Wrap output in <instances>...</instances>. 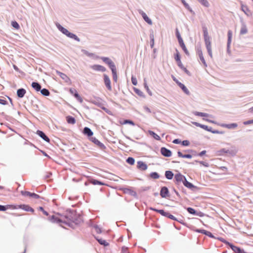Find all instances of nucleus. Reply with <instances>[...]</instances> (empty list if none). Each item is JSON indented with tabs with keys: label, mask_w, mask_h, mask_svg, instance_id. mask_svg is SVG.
<instances>
[{
	"label": "nucleus",
	"mask_w": 253,
	"mask_h": 253,
	"mask_svg": "<svg viewBox=\"0 0 253 253\" xmlns=\"http://www.w3.org/2000/svg\"><path fill=\"white\" fill-rule=\"evenodd\" d=\"M150 44L151 48H153L154 46V37L153 30L150 31Z\"/></svg>",
	"instance_id": "42"
},
{
	"label": "nucleus",
	"mask_w": 253,
	"mask_h": 253,
	"mask_svg": "<svg viewBox=\"0 0 253 253\" xmlns=\"http://www.w3.org/2000/svg\"><path fill=\"white\" fill-rule=\"evenodd\" d=\"M31 86L37 92H39L41 90L42 86L38 82H33L32 83Z\"/></svg>",
	"instance_id": "29"
},
{
	"label": "nucleus",
	"mask_w": 253,
	"mask_h": 253,
	"mask_svg": "<svg viewBox=\"0 0 253 253\" xmlns=\"http://www.w3.org/2000/svg\"><path fill=\"white\" fill-rule=\"evenodd\" d=\"M119 190L123 191V192L125 194H127L130 196H133L136 199L138 198L136 192L133 190L131 188L120 187Z\"/></svg>",
	"instance_id": "7"
},
{
	"label": "nucleus",
	"mask_w": 253,
	"mask_h": 253,
	"mask_svg": "<svg viewBox=\"0 0 253 253\" xmlns=\"http://www.w3.org/2000/svg\"><path fill=\"white\" fill-rule=\"evenodd\" d=\"M195 162L197 163H199V164L202 165L203 166H204L205 167L208 168V167H210L209 164L208 163H207V162H204V161L195 160Z\"/></svg>",
	"instance_id": "56"
},
{
	"label": "nucleus",
	"mask_w": 253,
	"mask_h": 253,
	"mask_svg": "<svg viewBox=\"0 0 253 253\" xmlns=\"http://www.w3.org/2000/svg\"><path fill=\"white\" fill-rule=\"evenodd\" d=\"M202 5L206 7L210 6V3L207 0H197Z\"/></svg>",
	"instance_id": "54"
},
{
	"label": "nucleus",
	"mask_w": 253,
	"mask_h": 253,
	"mask_svg": "<svg viewBox=\"0 0 253 253\" xmlns=\"http://www.w3.org/2000/svg\"><path fill=\"white\" fill-rule=\"evenodd\" d=\"M175 221H177L179 223H181L183 225L185 226V227L188 228L190 229V228H192V225L188 224L187 223L184 222V221L181 219H178L177 218V220H174Z\"/></svg>",
	"instance_id": "47"
},
{
	"label": "nucleus",
	"mask_w": 253,
	"mask_h": 253,
	"mask_svg": "<svg viewBox=\"0 0 253 253\" xmlns=\"http://www.w3.org/2000/svg\"><path fill=\"white\" fill-rule=\"evenodd\" d=\"M21 194L23 196H29L31 197V193L29 191H21Z\"/></svg>",
	"instance_id": "60"
},
{
	"label": "nucleus",
	"mask_w": 253,
	"mask_h": 253,
	"mask_svg": "<svg viewBox=\"0 0 253 253\" xmlns=\"http://www.w3.org/2000/svg\"><path fill=\"white\" fill-rule=\"evenodd\" d=\"M82 133L85 136H86L89 139L91 137H92L93 135V132L92 130L87 126H85L83 130Z\"/></svg>",
	"instance_id": "21"
},
{
	"label": "nucleus",
	"mask_w": 253,
	"mask_h": 253,
	"mask_svg": "<svg viewBox=\"0 0 253 253\" xmlns=\"http://www.w3.org/2000/svg\"><path fill=\"white\" fill-rule=\"evenodd\" d=\"M183 184L184 186L187 187V188L190 189L191 191L193 192H196L197 190H199V188L195 185H194L191 182L188 181L187 179H186L183 182Z\"/></svg>",
	"instance_id": "10"
},
{
	"label": "nucleus",
	"mask_w": 253,
	"mask_h": 253,
	"mask_svg": "<svg viewBox=\"0 0 253 253\" xmlns=\"http://www.w3.org/2000/svg\"><path fill=\"white\" fill-rule=\"evenodd\" d=\"M166 178L168 180H171L174 176V173L171 170H168L165 171V174Z\"/></svg>",
	"instance_id": "41"
},
{
	"label": "nucleus",
	"mask_w": 253,
	"mask_h": 253,
	"mask_svg": "<svg viewBox=\"0 0 253 253\" xmlns=\"http://www.w3.org/2000/svg\"><path fill=\"white\" fill-rule=\"evenodd\" d=\"M101 109L104 110L107 114L111 116L113 115V113L112 112V111H111L108 109L104 107V105L102 107Z\"/></svg>",
	"instance_id": "61"
},
{
	"label": "nucleus",
	"mask_w": 253,
	"mask_h": 253,
	"mask_svg": "<svg viewBox=\"0 0 253 253\" xmlns=\"http://www.w3.org/2000/svg\"><path fill=\"white\" fill-rule=\"evenodd\" d=\"M69 92L80 103H82L83 99L80 96L77 90L74 88H70Z\"/></svg>",
	"instance_id": "11"
},
{
	"label": "nucleus",
	"mask_w": 253,
	"mask_h": 253,
	"mask_svg": "<svg viewBox=\"0 0 253 253\" xmlns=\"http://www.w3.org/2000/svg\"><path fill=\"white\" fill-rule=\"evenodd\" d=\"M48 220L52 223H61L63 222V220L61 219L59 217L56 216L54 215L49 216L48 217Z\"/></svg>",
	"instance_id": "24"
},
{
	"label": "nucleus",
	"mask_w": 253,
	"mask_h": 253,
	"mask_svg": "<svg viewBox=\"0 0 253 253\" xmlns=\"http://www.w3.org/2000/svg\"><path fill=\"white\" fill-rule=\"evenodd\" d=\"M192 228H190V229L197 233H200L204 235H206L207 230L203 229H198L196 228L195 226L192 225Z\"/></svg>",
	"instance_id": "36"
},
{
	"label": "nucleus",
	"mask_w": 253,
	"mask_h": 253,
	"mask_svg": "<svg viewBox=\"0 0 253 253\" xmlns=\"http://www.w3.org/2000/svg\"><path fill=\"white\" fill-rule=\"evenodd\" d=\"M160 152L161 154L165 157H170L172 155V152L170 150L165 147H162L160 149Z\"/></svg>",
	"instance_id": "16"
},
{
	"label": "nucleus",
	"mask_w": 253,
	"mask_h": 253,
	"mask_svg": "<svg viewBox=\"0 0 253 253\" xmlns=\"http://www.w3.org/2000/svg\"><path fill=\"white\" fill-rule=\"evenodd\" d=\"M177 85L186 95H189L190 94L189 90L183 84L180 82L177 83Z\"/></svg>",
	"instance_id": "31"
},
{
	"label": "nucleus",
	"mask_w": 253,
	"mask_h": 253,
	"mask_svg": "<svg viewBox=\"0 0 253 253\" xmlns=\"http://www.w3.org/2000/svg\"><path fill=\"white\" fill-rule=\"evenodd\" d=\"M113 80L115 83H117L118 81V75L117 69L112 71Z\"/></svg>",
	"instance_id": "50"
},
{
	"label": "nucleus",
	"mask_w": 253,
	"mask_h": 253,
	"mask_svg": "<svg viewBox=\"0 0 253 253\" xmlns=\"http://www.w3.org/2000/svg\"><path fill=\"white\" fill-rule=\"evenodd\" d=\"M241 10L244 12V13L248 16L250 17L252 15V11L249 9L248 7L246 5H241Z\"/></svg>",
	"instance_id": "27"
},
{
	"label": "nucleus",
	"mask_w": 253,
	"mask_h": 253,
	"mask_svg": "<svg viewBox=\"0 0 253 253\" xmlns=\"http://www.w3.org/2000/svg\"><path fill=\"white\" fill-rule=\"evenodd\" d=\"M11 26L16 30L20 29V25L16 21H12L11 23Z\"/></svg>",
	"instance_id": "55"
},
{
	"label": "nucleus",
	"mask_w": 253,
	"mask_h": 253,
	"mask_svg": "<svg viewBox=\"0 0 253 253\" xmlns=\"http://www.w3.org/2000/svg\"><path fill=\"white\" fill-rule=\"evenodd\" d=\"M188 212L191 214L196 215L197 211L191 207L185 208Z\"/></svg>",
	"instance_id": "48"
},
{
	"label": "nucleus",
	"mask_w": 253,
	"mask_h": 253,
	"mask_svg": "<svg viewBox=\"0 0 253 253\" xmlns=\"http://www.w3.org/2000/svg\"><path fill=\"white\" fill-rule=\"evenodd\" d=\"M139 14H140L144 20L149 25H152V21L149 17L147 16V15L141 9H139L137 10Z\"/></svg>",
	"instance_id": "15"
},
{
	"label": "nucleus",
	"mask_w": 253,
	"mask_h": 253,
	"mask_svg": "<svg viewBox=\"0 0 253 253\" xmlns=\"http://www.w3.org/2000/svg\"><path fill=\"white\" fill-rule=\"evenodd\" d=\"M186 179V178L184 175L178 172L174 175V182L175 184H178V183H181V182L183 183Z\"/></svg>",
	"instance_id": "8"
},
{
	"label": "nucleus",
	"mask_w": 253,
	"mask_h": 253,
	"mask_svg": "<svg viewBox=\"0 0 253 253\" xmlns=\"http://www.w3.org/2000/svg\"><path fill=\"white\" fill-rule=\"evenodd\" d=\"M150 177L153 179H158V172H152L150 174Z\"/></svg>",
	"instance_id": "58"
},
{
	"label": "nucleus",
	"mask_w": 253,
	"mask_h": 253,
	"mask_svg": "<svg viewBox=\"0 0 253 253\" xmlns=\"http://www.w3.org/2000/svg\"><path fill=\"white\" fill-rule=\"evenodd\" d=\"M137 168L140 170L143 171L147 169L148 166L145 162L139 161L137 162Z\"/></svg>",
	"instance_id": "23"
},
{
	"label": "nucleus",
	"mask_w": 253,
	"mask_h": 253,
	"mask_svg": "<svg viewBox=\"0 0 253 253\" xmlns=\"http://www.w3.org/2000/svg\"><path fill=\"white\" fill-rule=\"evenodd\" d=\"M89 182L94 185H105V183L103 182H102L100 180H99L98 179H93V178L91 179L90 180Z\"/></svg>",
	"instance_id": "40"
},
{
	"label": "nucleus",
	"mask_w": 253,
	"mask_h": 253,
	"mask_svg": "<svg viewBox=\"0 0 253 253\" xmlns=\"http://www.w3.org/2000/svg\"><path fill=\"white\" fill-rule=\"evenodd\" d=\"M159 214L163 216L169 218L173 220H177V218L172 215L169 211H166L163 209H159Z\"/></svg>",
	"instance_id": "12"
},
{
	"label": "nucleus",
	"mask_w": 253,
	"mask_h": 253,
	"mask_svg": "<svg viewBox=\"0 0 253 253\" xmlns=\"http://www.w3.org/2000/svg\"><path fill=\"white\" fill-rule=\"evenodd\" d=\"M93 228L95 229L96 232L98 234H100L102 232L101 229L98 226V225H93Z\"/></svg>",
	"instance_id": "63"
},
{
	"label": "nucleus",
	"mask_w": 253,
	"mask_h": 253,
	"mask_svg": "<svg viewBox=\"0 0 253 253\" xmlns=\"http://www.w3.org/2000/svg\"><path fill=\"white\" fill-rule=\"evenodd\" d=\"M90 68L92 70H93L94 71H96L104 72L106 71V69L105 67H104L102 65H99V64H94V65H91L90 66Z\"/></svg>",
	"instance_id": "22"
},
{
	"label": "nucleus",
	"mask_w": 253,
	"mask_h": 253,
	"mask_svg": "<svg viewBox=\"0 0 253 253\" xmlns=\"http://www.w3.org/2000/svg\"><path fill=\"white\" fill-rule=\"evenodd\" d=\"M36 134L46 142H50V138L42 130H37Z\"/></svg>",
	"instance_id": "18"
},
{
	"label": "nucleus",
	"mask_w": 253,
	"mask_h": 253,
	"mask_svg": "<svg viewBox=\"0 0 253 253\" xmlns=\"http://www.w3.org/2000/svg\"><path fill=\"white\" fill-rule=\"evenodd\" d=\"M181 1L182 3V4L184 5V7L188 10H189L191 13H193V14L194 13V12L193 11V10L192 9V8L190 7L189 5L186 2V1L185 0H181Z\"/></svg>",
	"instance_id": "43"
},
{
	"label": "nucleus",
	"mask_w": 253,
	"mask_h": 253,
	"mask_svg": "<svg viewBox=\"0 0 253 253\" xmlns=\"http://www.w3.org/2000/svg\"><path fill=\"white\" fill-rule=\"evenodd\" d=\"M103 80L104 84L106 87V88L109 90H112V86L111 83V80L109 77V76L106 74H103Z\"/></svg>",
	"instance_id": "17"
},
{
	"label": "nucleus",
	"mask_w": 253,
	"mask_h": 253,
	"mask_svg": "<svg viewBox=\"0 0 253 253\" xmlns=\"http://www.w3.org/2000/svg\"><path fill=\"white\" fill-rule=\"evenodd\" d=\"M56 73L64 81L65 83L68 84H70L71 83L70 79L65 74L58 70H56Z\"/></svg>",
	"instance_id": "19"
},
{
	"label": "nucleus",
	"mask_w": 253,
	"mask_h": 253,
	"mask_svg": "<svg viewBox=\"0 0 253 253\" xmlns=\"http://www.w3.org/2000/svg\"><path fill=\"white\" fill-rule=\"evenodd\" d=\"M95 239L97 241V242L101 245L104 246V247H107L109 245V243H108L106 240H103L101 238H99L98 237H95Z\"/></svg>",
	"instance_id": "35"
},
{
	"label": "nucleus",
	"mask_w": 253,
	"mask_h": 253,
	"mask_svg": "<svg viewBox=\"0 0 253 253\" xmlns=\"http://www.w3.org/2000/svg\"><path fill=\"white\" fill-rule=\"evenodd\" d=\"M193 114L196 116L203 117H211L213 118V116L206 113L200 112L198 111H195Z\"/></svg>",
	"instance_id": "32"
},
{
	"label": "nucleus",
	"mask_w": 253,
	"mask_h": 253,
	"mask_svg": "<svg viewBox=\"0 0 253 253\" xmlns=\"http://www.w3.org/2000/svg\"><path fill=\"white\" fill-rule=\"evenodd\" d=\"M160 195L163 198H168L170 197V194L169 189L166 186H163L161 188Z\"/></svg>",
	"instance_id": "14"
},
{
	"label": "nucleus",
	"mask_w": 253,
	"mask_h": 253,
	"mask_svg": "<svg viewBox=\"0 0 253 253\" xmlns=\"http://www.w3.org/2000/svg\"><path fill=\"white\" fill-rule=\"evenodd\" d=\"M56 26L58 30L68 38L74 40L78 42H80V39L75 34L69 32L67 29L63 27L59 23H56Z\"/></svg>",
	"instance_id": "2"
},
{
	"label": "nucleus",
	"mask_w": 253,
	"mask_h": 253,
	"mask_svg": "<svg viewBox=\"0 0 253 253\" xmlns=\"http://www.w3.org/2000/svg\"><path fill=\"white\" fill-rule=\"evenodd\" d=\"M202 30L203 32V36L204 41L205 42L206 48H211V37L208 35V29L205 25L202 26Z\"/></svg>",
	"instance_id": "4"
},
{
	"label": "nucleus",
	"mask_w": 253,
	"mask_h": 253,
	"mask_svg": "<svg viewBox=\"0 0 253 253\" xmlns=\"http://www.w3.org/2000/svg\"><path fill=\"white\" fill-rule=\"evenodd\" d=\"M126 162L130 165H133L135 163V159L131 157H129L126 159Z\"/></svg>",
	"instance_id": "53"
},
{
	"label": "nucleus",
	"mask_w": 253,
	"mask_h": 253,
	"mask_svg": "<svg viewBox=\"0 0 253 253\" xmlns=\"http://www.w3.org/2000/svg\"><path fill=\"white\" fill-rule=\"evenodd\" d=\"M144 87L146 89L148 93L149 94V95L150 96H152V93L151 92V91L150 90L147 83L145 82V80H144Z\"/></svg>",
	"instance_id": "59"
},
{
	"label": "nucleus",
	"mask_w": 253,
	"mask_h": 253,
	"mask_svg": "<svg viewBox=\"0 0 253 253\" xmlns=\"http://www.w3.org/2000/svg\"><path fill=\"white\" fill-rule=\"evenodd\" d=\"M91 103L101 109L104 105V102L100 97H96L95 100H91Z\"/></svg>",
	"instance_id": "20"
},
{
	"label": "nucleus",
	"mask_w": 253,
	"mask_h": 253,
	"mask_svg": "<svg viewBox=\"0 0 253 253\" xmlns=\"http://www.w3.org/2000/svg\"><path fill=\"white\" fill-rule=\"evenodd\" d=\"M26 93V90L24 88H20L17 90V96L18 98H23Z\"/></svg>",
	"instance_id": "30"
},
{
	"label": "nucleus",
	"mask_w": 253,
	"mask_h": 253,
	"mask_svg": "<svg viewBox=\"0 0 253 253\" xmlns=\"http://www.w3.org/2000/svg\"><path fill=\"white\" fill-rule=\"evenodd\" d=\"M238 126V124L237 123H231L227 124V128L228 129H234L236 128Z\"/></svg>",
	"instance_id": "57"
},
{
	"label": "nucleus",
	"mask_w": 253,
	"mask_h": 253,
	"mask_svg": "<svg viewBox=\"0 0 253 253\" xmlns=\"http://www.w3.org/2000/svg\"><path fill=\"white\" fill-rule=\"evenodd\" d=\"M66 212V213L64 217L69 219V221L63 220L62 223L68 226L72 227L73 223H75L76 225H79L83 221L82 215L80 213H77L76 211L71 209H67Z\"/></svg>",
	"instance_id": "1"
},
{
	"label": "nucleus",
	"mask_w": 253,
	"mask_h": 253,
	"mask_svg": "<svg viewBox=\"0 0 253 253\" xmlns=\"http://www.w3.org/2000/svg\"><path fill=\"white\" fill-rule=\"evenodd\" d=\"M66 120L69 124L71 125H74L76 122L75 118L69 115L66 117Z\"/></svg>",
	"instance_id": "37"
},
{
	"label": "nucleus",
	"mask_w": 253,
	"mask_h": 253,
	"mask_svg": "<svg viewBox=\"0 0 253 253\" xmlns=\"http://www.w3.org/2000/svg\"><path fill=\"white\" fill-rule=\"evenodd\" d=\"M181 144L183 146H188L190 145V142L188 140L181 141Z\"/></svg>",
	"instance_id": "64"
},
{
	"label": "nucleus",
	"mask_w": 253,
	"mask_h": 253,
	"mask_svg": "<svg viewBox=\"0 0 253 253\" xmlns=\"http://www.w3.org/2000/svg\"><path fill=\"white\" fill-rule=\"evenodd\" d=\"M175 36L178 40V43L181 42L183 41V40L180 35V32H179L178 28H177L175 29Z\"/></svg>",
	"instance_id": "44"
},
{
	"label": "nucleus",
	"mask_w": 253,
	"mask_h": 253,
	"mask_svg": "<svg viewBox=\"0 0 253 253\" xmlns=\"http://www.w3.org/2000/svg\"><path fill=\"white\" fill-rule=\"evenodd\" d=\"M232 32L229 30L227 32V52L228 54L231 53L230 50V44L232 42Z\"/></svg>",
	"instance_id": "13"
},
{
	"label": "nucleus",
	"mask_w": 253,
	"mask_h": 253,
	"mask_svg": "<svg viewBox=\"0 0 253 253\" xmlns=\"http://www.w3.org/2000/svg\"><path fill=\"white\" fill-rule=\"evenodd\" d=\"M247 33L248 29L247 28L246 25L243 21H242L240 34L241 35H244L247 34Z\"/></svg>",
	"instance_id": "39"
},
{
	"label": "nucleus",
	"mask_w": 253,
	"mask_h": 253,
	"mask_svg": "<svg viewBox=\"0 0 253 253\" xmlns=\"http://www.w3.org/2000/svg\"><path fill=\"white\" fill-rule=\"evenodd\" d=\"M38 210L40 211H41L42 212V213L46 216H48L49 215V213L48 212L45 211L44 210V208L42 207H39V208H38Z\"/></svg>",
	"instance_id": "62"
},
{
	"label": "nucleus",
	"mask_w": 253,
	"mask_h": 253,
	"mask_svg": "<svg viewBox=\"0 0 253 253\" xmlns=\"http://www.w3.org/2000/svg\"><path fill=\"white\" fill-rule=\"evenodd\" d=\"M120 124L123 125L128 124L133 126L135 125L133 121L129 119H123L122 121H120Z\"/></svg>",
	"instance_id": "34"
},
{
	"label": "nucleus",
	"mask_w": 253,
	"mask_h": 253,
	"mask_svg": "<svg viewBox=\"0 0 253 253\" xmlns=\"http://www.w3.org/2000/svg\"><path fill=\"white\" fill-rule=\"evenodd\" d=\"M197 53L199 55V57L200 58V60L202 61L203 64H204L205 67H207V64L204 59L202 50L201 48V47H199L197 49Z\"/></svg>",
	"instance_id": "26"
},
{
	"label": "nucleus",
	"mask_w": 253,
	"mask_h": 253,
	"mask_svg": "<svg viewBox=\"0 0 253 253\" xmlns=\"http://www.w3.org/2000/svg\"><path fill=\"white\" fill-rule=\"evenodd\" d=\"M40 91L41 92V93L44 96H48L50 95V92L47 88H41V90Z\"/></svg>",
	"instance_id": "45"
},
{
	"label": "nucleus",
	"mask_w": 253,
	"mask_h": 253,
	"mask_svg": "<svg viewBox=\"0 0 253 253\" xmlns=\"http://www.w3.org/2000/svg\"><path fill=\"white\" fill-rule=\"evenodd\" d=\"M232 148L234 149L231 150L226 149L225 148L221 149L220 150L217 151V155L219 156H222L223 155V154L226 153L229 154L230 156L232 157H234L236 155L238 152V150L236 149L235 146H232Z\"/></svg>",
	"instance_id": "5"
},
{
	"label": "nucleus",
	"mask_w": 253,
	"mask_h": 253,
	"mask_svg": "<svg viewBox=\"0 0 253 253\" xmlns=\"http://www.w3.org/2000/svg\"><path fill=\"white\" fill-rule=\"evenodd\" d=\"M133 90H134V92L136 94H137L138 96H139L140 97H145V95H144L143 92L142 91H141L139 89L134 87L133 88Z\"/></svg>",
	"instance_id": "51"
},
{
	"label": "nucleus",
	"mask_w": 253,
	"mask_h": 253,
	"mask_svg": "<svg viewBox=\"0 0 253 253\" xmlns=\"http://www.w3.org/2000/svg\"><path fill=\"white\" fill-rule=\"evenodd\" d=\"M179 44L180 46L181 47L184 52L185 53V54L189 56L190 55V53L185 46L184 41L179 42Z\"/></svg>",
	"instance_id": "38"
},
{
	"label": "nucleus",
	"mask_w": 253,
	"mask_h": 253,
	"mask_svg": "<svg viewBox=\"0 0 253 253\" xmlns=\"http://www.w3.org/2000/svg\"><path fill=\"white\" fill-rule=\"evenodd\" d=\"M17 209V206L13 205H0V211H6L8 209Z\"/></svg>",
	"instance_id": "25"
},
{
	"label": "nucleus",
	"mask_w": 253,
	"mask_h": 253,
	"mask_svg": "<svg viewBox=\"0 0 253 253\" xmlns=\"http://www.w3.org/2000/svg\"><path fill=\"white\" fill-rule=\"evenodd\" d=\"M89 140L93 143L94 144H95L97 146H98L100 149H101L102 150H104L106 149V147L105 146V145L101 142L99 140H98L95 137H91L89 138Z\"/></svg>",
	"instance_id": "9"
},
{
	"label": "nucleus",
	"mask_w": 253,
	"mask_h": 253,
	"mask_svg": "<svg viewBox=\"0 0 253 253\" xmlns=\"http://www.w3.org/2000/svg\"><path fill=\"white\" fill-rule=\"evenodd\" d=\"M176 53L174 54V58L176 62H177L178 66L183 70L187 75L188 76H190V72L186 68H185L183 65L182 64L181 61V55L178 51V50L175 49Z\"/></svg>",
	"instance_id": "3"
},
{
	"label": "nucleus",
	"mask_w": 253,
	"mask_h": 253,
	"mask_svg": "<svg viewBox=\"0 0 253 253\" xmlns=\"http://www.w3.org/2000/svg\"><path fill=\"white\" fill-rule=\"evenodd\" d=\"M97 58L101 59L103 62L107 64L110 70L112 71L117 69L116 65L114 62L109 57L101 56H97Z\"/></svg>",
	"instance_id": "6"
},
{
	"label": "nucleus",
	"mask_w": 253,
	"mask_h": 253,
	"mask_svg": "<svg viewBox=\"0 0 253 253\" xmlns=\"http://www.w3.org/2000/svg\"><path fill=\"white\" fill-rule=\"evenodd\" d=\"M177 156L179 157L186 159H191L192 158L191 153L183 154L180 151H177Z\"/></svg>",
	"instance_id": "33"
},
{
	"label": "nucleus",
	"mask_w": 253,
	"mask_h": 253,
	"mask_svg": "<svg viewBox=\"0 0 253 253\" xmlns=\"http://www.w3.org/2000/svg\"><path fill=\"white\" fill-rule=\"evenodd\" d=\"M17 209H22L26 211H28L29 205L26 204H21L16 205Z\"/></svg>",
	"instance_id": "46"
},
{
	"label": "nucleus",
	"mask_w": 253,
	"mask_h": 253,
	"mask_svg": "<svg viewBox=\"0 0 253 253\" xmlns=\"http://www.w3.org/2000/svg\"><path fill=\"white\" fill-rule=\"evenodd\" d=\"M229 247L235 253H241L243 249L239 247L236 246L233 243H231Z\"/></svg>",
	"instance_id": "28"
},
{
	"label": "nucleus",
	"mask_w": 253,
	"mask_h": 253,
	"mask_svg": "<svg viewBox=\"0 0 253 253\" xmlns=\"http://www.w3.org/2000/svg\"><path fill=\"white\" fill-rule=\"evenodd\" d=\"M148 134L153 137L155 139L158 140V134L156 133L152 130H149L148 131Z\"/></svg>",
	"instance_id": "52"
},
{
	"label": "nucleus",
	"mask_w": 253,
	"mask_h": 253,
	"mask_svg": "<svg viewBox=\"0 0 253 253\" xmlns=\"http://www.w3.org/2000/svg\"><path fill=\"white\" fill-rule=\"evenodd\" d=\"M215 239H217V240L220 241V242L224 243L225 245H226L228 247L229 246V245L231 243V242H229L227 241L225 239H224V238H222L221 237H216Z\"/></svg>",
	"instance_id": "49"
}]
</instances>
